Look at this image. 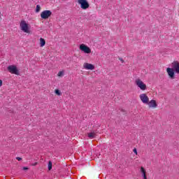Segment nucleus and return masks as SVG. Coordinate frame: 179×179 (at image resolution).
Wrapping results in <instances>:
<instances>
[{"label":"nucleus","instance_id":"f257e3e1","mask_svg":"<svg viewBox=\"0 0 179 179\" xmlns=\"http://www.w3.org/2000/svg\"><path fill=\"white\" fill-rule=\"evenodd\" d=\"M30 24L26 22V20H22L20 23V28L24 33H30Z\"/></svg>","mask_w":179,"mask_h":179},{"label":"nucleus","instance_id":"f03ea898","mask_svg":"<svg viewBox=\"0 0 179 179\" xmlns=\"http://www.w3.org/2000/svg\"><path fill=\"white\" fill-rule=\"evenodd\" d=\"M134 83L136 86H137V87H138V89H140V90H142L143 92H145V90H148V87L146 86L145 83H143L142 79L139 78L135 79Z\"/></svg>","mask_w":179,"mask_h":179},{"label":"nucleus","instance_id":"7ed1b4c3","mask_svg":"<svg viewBox=\"0 0 179 179\" xmlns=\"http://www.w3.org/2000/svg\"><path fill=\"white\" fill-rule=\"evenodd\" d=\"M78 3L80 5L81 9H83V10L89 9L90 6V4H89V1H87V0H78Z\"/></svg>","mask_w":179,"mask_h":179},{"label":"nucleus","instance_id":"20e7f679","mask_svg":"<svg viewBox=\"0 0 179 179\" xmlns=\"http://www.w3.org/2000/svg\"><path fill=\"white\" fill-rule=\"evenodd\" d=\"M79 49L80 51H83L85 54H91L92 53V49L89 48V46L85 45V43H82L80 45Z\"/></svg>","mask_w":179,"mask_h":179},{"label":"nucleus","instance_id":"39448f33","mask_svg":"<svg viewBox=\"0 0 179 179\" xmlns=\"http://www.w3.org/2000/svg\"><path fill=\"white\" fill-rule=\"evenodd\" d=\"M8 71L10 73H13L14 75H19V69L15 65H10L8 66Z\"/></svg>","mask_w":179,"mask_h":179},{"label":"nucleus","instance_id":"423d86ee","mask_svg":"<svg viewBox=\"0 0 179 179\" xmlns=\"http://www.w3.org/2000/svg\"><path fill=\"white\" fill-rule=\"evenodd\" d=\"M52 15V13L50 10H45L41 13V17L42 19H48Z\"/></svg>","mask_w":179,"mask_h":179},{"label":"nucleus","instance_id":"0eeeda50","mask_svg":"<svg viewBox=\"0 0 179 179\" xmlns=\"http://www.w3.org/2000/svg\"><path fill=\"white\" fill-rule=\"evenodd\" d=\"M139 98L143 104H147V103H149V96H148V94L145 93L141 94L139 95Z\"/></svg>","mask_w":179,"mask_h":179},{"label":"nucleus","instance_id":"6e6552de","mask_svg":"<svg viewBox=\"0 0 179 179\" xmlns=\"http://www.w3.org/2000/svg\"><path fill=\"white\" fill-rule=\"evenodd\" d=\"M171 67L176 73H179V62L178 61H175L172 62Z\"/></svg>","mask_w":179,"mask_h":179},{"label":"nucleus","instance_id":"1a4fd4ad","mask_svg":"<svg viewBox=\"0 0 179 179\" xmlns=\"http://www.w3.org/2000/svg\"><path fill=\"white\" fill-rule=\"evenodd\" d=\"M147 104L148 105V107L150 108H157V102L155 99L148 101V103H147Z\"/></svg>","mask_w":179,"mask_h":179},{"label":"nucleus","instance_id":"9d476101","mask_svg":"<svg viewBox=\"0 0 179 179\" xmlns=\"http://www.w3.org/2000/svg\"><path fill=\"white\" fill-rule=\"evenodd\" d=\"M83 68L84 69H87V71H93V69H94V65L90 63H84Z\"/></svg>","mask_w":179,"mask_h":179},{"label":"nucleus","instance_id":"9b49d317","mask_svg":"<svg viewBox=\"0 0 179 179\" xmlns=\"http://www.w3.org/2000/svg\"><path fill=\"white\" fill-rule=\"evenodd\" d=\"M166 72L169 75V76L171 78V79H174V72L175 71L173 69V68H167L166 69Z\"/></svg>","mask_w":179,"mask_h":179},{"label":"nucleus","instance_id":"f8f14e48","mask_svg":"<svg viewBox=\"0 0 179 179\" xmlns=\"http://www.w3.org/2000/svg\"><path fill=\"white\" fill-rule=\"evenodd\" d=\"M140 172L141 173V177H143V179H148V177L146 176V169H145V168L141 166L140 169Z\"/></svg>","mask_w":179,"mask_h":179},{"label":"nucleus","instance_id":"ddd939ff","mask_svg":"<svg viewBox=\"0 0 179 179\" xmlns=\"http://www.w3.org/2000/svg\"><path fill=\"white\" fill-rule=\"evenodd\" d=\"M40 41V47H44V45H45V40L43 38H41L39 39Z\"/></svg>","mask_w":179,"mask_h":179},{"label":"nucleus","instance_id":"4468645a","mask_svg":"<svg viewBox=\"0 0 179 179\" xmlns=\"http://www.w3.org/2000/svg\"><path fill=\"white\" fill-rule=\"evenodd\" d=\"M88 138H90V139H94V138H96V133L94 132L88 133Z\"/></svg>","mask_w":179,"mask_h":179},{"label":"nucleus","instance_id":"2eb2a0df","mask_svg":"<svg viewBox=\"0 0 179 179\" xmlns=\"http://www.w3.org/2000/svg\"><path fill=\"white\" fill-rule=\"evenodd\" d=\"M64 75H65V71H60L57 73V76H59V77L64 76Z\"/></svg>","mask_w":179,"mask_h":179},{"label":"nucleus","instance_id":"dca6fc26","mask_svg":"<svg viewBox=\"0 0 179 179\" xmlns=\"http://www.w3.org/2000/svg\"><path fill=\"white\" fill-rule=\"evenodd\" d=\"M41 10V7H40V5H37L36 8V13H38V12H40Z\"/></svg>","mask_w":179,"mask_h":179},{"label":"nucleus","instance_id":"f3484780","mask_svg":"<svg viewBox=\"0 0 179 179\" xmlns=\"http://www.w3.org/2000/svg\"><path fill=\"white\" fill-rule=\"evenodd\" d=\"M55 94H57V96H61V91H59V90H55Z\"/></svg>","mask_w":179,"mask_h":179},{"label":"nucleus","instance_id":"a211bd4d","mask_svg":"<svg viewBox=\"0 0 179 179\" xmlns=\"http://www.w3.org/2000/svg\"><path fill=\"white\" fill-rule=\"evenodd\" d=\"M51 169H52V162L50 161L48 163V170H51Z\"/></svg>","mask_w":179,"mask_h":179},{"label":"nucleus","instance_id":"6ab92c4d","mask_svg":"<svg viewBox=\"0 0 179 179\" xmlns=\"http://www.w3.org/2000/svg\"><path fill=\"white\" fill-rule=\"evenodd\" d=\"M133 152H134V153H135V155H138V151L136 150V148H134L133 150Z\"/></svg>","mask_w":179,"mask_h":179},{"label":"nucleus","instance_id":"aec40b11","mask_svg":"<svg viewBox=\"0 0 179 179\" xmlns=\"http://www.w3.org/2000/svg\"><path fill=\"white\" fill-rule=\"evenodd\" d=\"M16 159H17V160H18V162H20V160H22V158H20V157H17Z\"/></svg>","mask_w":179,"mask_h":179},{"label":"nucleus","instance_id":"412c9836","mask_svg":"<svg viewBox=\"0 0 179 179\" xmlns=\"http://www.w3.org/2000/svg\"><path fill=\"white\" fill-rule=\"evenodd\" d=\"M2 86V80H0V87Z\"/></svg>","mask_w":179,"mask_h":179},{"label":"nucleus","instance_id":"4be33fe9","mask_svg":"<svg viewBox=\"0 0 179 179\" xmlns=\"http://www.w3.org/2000/svg\"><path fill=\"white\" fill-rule=\"evenodd\" d=\"M27 169H28L27 167H24L23 170H27Z\"/></svg>","mask_w":179,"mask_h":179},{"label":"nucleus","instance_id":"5701e85b","mask_svg":"<svg viewBox=\"0 0 179 179\" xmlns=\"http://www.w3.org/2000/svg\"><path fill=\"white\" fill-rule=\"evenodd\" d=\"M120 59L121 62H124V59Z\"/></svg>","mask_w":179,"mask_h":179},{"label":"nucleus","instance_id":"b1692460","mask_svg":"<svg viewBox=\"0 0 179 179\" xmlns=\"http://www.w3.org/2000/svg\"><path fill=\"white\" fill-rule=\"evenodd\" d=\"M0 19H1V15H0Z\"/></svg>","mask_w":179,"mask_h":179}]
</instances>
